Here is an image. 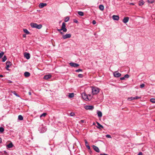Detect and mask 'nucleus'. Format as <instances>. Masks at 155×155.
I'll list each match as a JSON object with an SVG mask.
<instances>
[{
	"instance_id": "6",
	"label": "nucleus",
	"mask_w": 155,
	"mask_h": 155,
	"mask_svg": "<svg viewBox=\"0 0 155 155\" xmlns=\"http://www.w3.org/2000/svg\"><path fill=\"white\" fill-rule=\"evenodd\" d=\"M82 98L84 100L87 101L88 99L87 95L84 92H83L82 94Z\"/></svg>"
},
{
	"instance_id": "11",
	"label": "nucleus",
	"mask_w": 155,
	"mask_h": 155,
	"mask_svg": "<svg viewBox=\"0 0 155 155\" xmlns=\"http://www.w3.org/2000/svg\"><path fill=\"white\" fill-rule=\"evenodd\" d=\"M93 149L97 152L99 153L100 152V150L99 148L97 146L93 145L92 146Z\"/></svg>"
},
{
	"instance_id": "4",
	"label": "nucleus",
	"mask_w": 155,
	"mask_h": 155,
	"mask_svg": "<svg viewBox=\"0 0 155 155\" xmlns=\"http://www.w3.org/2000/svg\"><path fill=\"white\" fill-rule=\"evenodd\" d=\"M84 108L86 110H92L94 109V106L92 105H86L85 106Z\"/></svg>"
},
{
	"instance_id": "14",
	"label": "nucleus",
	"mask_w": 155,
	"mask_h": 155,
	"mask_svg": "<svg viewBox=\"0 0 155 155\" xmlns=\"http://www.w3.org/2000/svg\"><path fill=\"white\" fill-rule=\"evenodd\" d=\"M112 18L114 20L118 21L119 19V16L118 15H113Z\"/></svg>"
},
{
	"instance_id": "49",
	"label": "nucleus",
	"mask_w": 155,
	"mask_h": 155,
	"mask_svg": "<svg viewBox=\"0 0 155 155\" xmlns=\"http://www.w3.org/2000/svg\"><path fill=\"white\" fill-rule=\"evenodd\" d=\"M3 154H8L5 151H4V153Z\"/></svg>"
},
{
	"instance_id": "2",
	"label": "nucleus",
	"mask_w": 155,
	"mask_h": 155,
	"mask_svg": "<svg viewBox=\"0 0 155 155\" xmlns=\"http://www.w3.org/2000/svg\"><path fill=\"white\" fill-rule=\"evenodd\" d=\"M92 92L93 95L96 94L99 92V89L96 87H92Z\"/></svg>"
},
{
	"instance_id": "29",
	"label": "nucleus",
	"mask_w": 155,
	"mask_h": 155,
	"mask_svg": "<svg viewBox=\"0 0 155 155\" xmlns=\"http://www.w3.org/2000/svg\"><path fill=\"white\" fill-rule=\"evenodd\" d=\"M7 59V57L6 55H4L2 58V61L5 62Z\"/></svg>"
},
{
	"instance_id": "5",
	"label": "nucleus",
	"mask_w": 155,
	"mask_h": 155,
	"mask_svg": "<svg viewBox=\"0 0 155 155\" xmlns=\"http://www.w3.org/2000/svg\"><path fill=\"white\" fill-rule=\"evenodd\" d=\"M61 28V29H63V32H66L67 31V29L66 28V23L65 22L62 23Z\"/></svg>"
},
{
	"instance_id": "48",
	"label": "nucleus",
	"mask_w": 155,
	"mask_h": 155,
	"mask_svg": "<svg viewBox=\"0 0 155 155\" xmlns=\"http://www.w3.org/2000/svg\"><path fill=\"white\" fill-rule=\"evenodd\" d=\"M137 155H143V153L141 152H140Z\"/></svg>"
},
{
	"instance_id": "15",
	"label": "nucleus",
	"mask_w": 155,
	"mask_h": 155,
	"mask_svg": "<svg viewBox=\"0 0 155 155\" xmlns=\"http://www.w3.org/2000/svg\"><path fill=\"white\" fill-rule=\"evenodd\" d=\"M47 4L45 3H41L39 5V7L40 8H42L46 6Z\"/></svg>"
},
{
	"instance_id": "26",
	"label": "nucleus",
	"mask_w": 155,
	"mask_h": 155,
	"mask_svg": "<svg viewBox=\"0 0 155 155\" xmlns=\"http://www.w3.org/2000/svg\"><path fill=\"white\" fill-rule=\"evenodd\" d=\"M78 14L79 15L81 16H83L84 15V13L82 12L79 11L78 12Z\"/></svg>"
},
{
	"instance_id": "35",
	"label": "nucleus",
	"mask_w": 155,
	"mask_h": 155,
	"mask_svg": "<svg viewBox=\"0 0 155 155\" xmlns=\"http://www.w3.org/2000/svg\"><path fill=\"white\" fill-rule=\"evenodd\" d=\"M4 54V53L2 51L1 53H0V58H1Z\"/></svg>"
},
{
	"instance_id": "31",
	"label": "nucleus",
	"mask_w": 155,
	"mask_h": 155,
	"mask_svg": "<svg viewBox=\"0 0 155 155\" xmlns=\"http://www.w3.org/2000/svg\"><path fill=\"white\" fill-rule=\"evenodd\" d=\"M150 101L153 103H155V98H151L150 99Z\"/></svg>"
},
{
	"instance_id": "7",
	"label": "nucleus",
	"mask_w": 155,
	"mask_h": 155,
	"mask_svg": "<svg viewBox=\"0 0 155 155\" xmlns=\"http://www.w3.org/2000/svg\"><path fill=\"white\" fill-rule=\"evenodd\" d=\"M71 37V35L70 34H66L65 35H63L62 36V38L64 39H66L70 38Z\"/></svg>"
},
{
	"instance_id": "56",
	"label": "nucleus",
	"mask_w": 155,
	"mask_h": 155,
	"mask_svg": "<svg viewBox=\"0 0 155 155\" xmlns=\"http://www.w3.org/2000/svg\"><path fill=\"white\" fill-rule=\"evenodd\" d=\"M3 76L2 75L0 74V77H3Z\"/></svg>"
},
{
	"instance_id": "25",
	"label": "nucleus",
	"mask_w": 155,
	"mask_h": 155,
	"mask_svg": "<svg viewBox=\"0 0 155 155\" xmlns=\"http://www.w3.org/2000/svg\"><path fill=\"white\" fill-rule=\"evenodd\" d=\"M70 18L68 16L66 17L64 19V21L65 22H68Z\"/></svg>"
},
{
	"instance_id": "46",
	"label": "nucleus",
	"mask_w": 155,
	"mask_h": 155,
	"mask_svg": "<svg viewBox=\"0 0 155 155\" xmlns=\"http://www.w3.org/2000/svg\"><path fill=\"white\" fill-rule=\"evenodd\" d=\"M120 79L121 80H123L125 79V78H124V77L120 78Z\"/></svg>"
},
{
	"instance_id": "8",
	"label": "nucleus",
	"mask_w": 155,
	"mask_h": 155,
	"mask_svg": "<svg viewBox=\"0 0 155 155\" xmlns=\"http://www.w3.org/2000/svg\"><path fill=\"white\" fill-rule=\"evenodd\" d=\"M113 74L114 77L117 78L120 77L121 75V74L119 73L117 71H115L114 73Z\"/></svg>"
},
{
	"instance_id": "13",
	"label": "nucleus",
	"mask_w": 155,
	"mask_h": 155,
	"mask_svg": "<svg viewBox=\"0 0 155 155\" xmlns=\"http://www.w3.org/2000/svg\"><path fill=\"white\" fill-rule=\"evenodd\" d=\"M96 123L98 125V126L97 127V128L100 129H101L102 128H104L103 126L101 125L99 123L97 122H96Z\"/></svg>"
},
{
	"instance_id": "9",
	"label": "nucleus",
	"mask_w": 155,
	"mask_h": 155,
	"mask_svg": "<svg viewBox=\"0 0 155 155\" xmlns=\"http://www.w3.org/2000/svg\"><path fill=\"white\" fill-rule=\"evenodd\" d=\"M71 67H77L79 66V64L77 63L73 62H70L69 63Z\"/></svg>"
},
{
	"instance_id": "38",
	"label": "nucleus",
	"mask_w": 155,
	"mask_h": 155,
	"mask_svg": "<svg viewBox=\"0 0 155 155\" xmlns=\"http://www.w3.org/2000/svg\"><path fill=\"white\" fill-rule=\"evenodd\" d=\"M129 77V75L128 74H126L124 76V78H128Z\"/></svg>"
},
{
	"instance_id": "50",
	"label": "nucleus",
	"mask_w": 155,
	"mask_h": 155,
	"mask_svg": "<svg viewBox=\"0 0 155 155\" xmlns=\"http://www.w3.org/2000/svg\"><path fill=\"white\" fill-rule=\"evenodd\" d=\"M23 37H24V38H26V34H24L23 35Z\"/></svg>"
},
{
	"instance_id": "32",
	"label": "nucleus",
	"mask_w": 155,
	"mask_h": 155,
	"mask_svg": "<svg viewBox=\"0 0 155 155\" xmlns=\"http://www.w3.org/2000/svg\"><path fill=\"white\" fill-rule=\"evenodd\" d=\"M4 130V128L3 127H0V133H2Z\"/></svg>"
},
{
	"instance_id": "12",
	"label": "nucleus",
	"mask_w": 155,
	"mask_h": 155,
	"mask_svg": "<svg viewBox=\"0 0 155 155\" xmlns=\"http://www.w3.org/2000/svg\"><path fill=\"white\" fill-rule=\"evenodd\" d=\"M129 19V18L128 17H125L124 18L123 22L124 23H126L128 22Z\"/></svg>"
},
{
	"instance_id": "47",
	"label": "nucleus",
	"mask_w": 155,
	"mask_h": 155,
	"mask_svg": "<svg viewBox=\"0 0 155 155\" xmlns=\"http://www.w3.org/2000/svg\"><path fill=\"white\" fill-rule=\"evenodd\" d=\"M57 31H59V32H60L61 31H63V29H61V28L60 29H57Z\"/></svg>"
},
{
	"instance_id": "20",
	"label": "nucleus",
	"mask_w": 155,
	"mask_h": 155,
	"mask_svg": "<svg viewBox=\"0 0 155 155\" xmlns=\"http://www.w3.org/2000/svg\"><path fill=\"white\" fill-rule=\"evenodd\" d=\"M13 146V144L12 143H10L9 144H8L7 145H6V147L7 148H12V147Z\"/></svg>"
},
{
	"instance_id": "37",
	"label": "nucleus",
	"mask_w": 155,
	"mask_h": 155,
	"mask_svg": "<svg viewBox=\"0 0 155 155\" xmlns=\"http://www.w3.org/2000/svg\"><path fill=\"white\" fill-rule=\"evenodd\" d=\"M83 71V70L82 69H78L76 70H75V71L76 72H79L80 71Z\"/></svg>"
},
{
	"instance_id": "23",
	"label": "nucleus",
	"mask_w": 155,
	"mask_h": 155,
	"mask_svg": "<svg viewBox=\"0 0 155 155\" xmlns=\"http://www.w3.org/2000/svg\"><path fill=\"white\" fill-rule=\"evenodd\" d=\"M99 8L101 11H103L104 9V6L102 5H101L99 6Z\"/></svg>"
},
{
	"instance_id": "54",
	"label": "nucleus",
	"mask_w": 155,
	"mask_h": 155,
	"mask_svg": "<svg viewBox=\"0 0 155 155\" xmlns=\"http://www.w3.org/2000/svg\"><path fill=\"white\" fill-rule=\"evenodd\" d=\"M28 94L29 95H31V92L30 91V92H28Z\"/></svg>"
},
{
	"instance_id": "10",
	"label": "nucleus",
	"mask_w": 155,
	"mask_h": 155,
	"mask_svg": "<svg viewBox=\"0 0 155 155\" xmlns=\"http://www.w3.org/2000/svg\"><path fill=\"white\" fill-rule=\"evenodd\" d=\"M24 56L27 59H29L30 57V55L29 53L25 52L24 54Z\"/></svg>"
},
{
	"instance_id": "40",
	"label": "nucleus",
	"mask_w": 155,
	"mask_h": 155,
	"mask_svg": "<svg viewBox=\"0 0 155 155\" xmlns=\"http://www.w3.org/2000/svg\"><path fill=\"white\" fill-rule=\"evenodd\" d=\"M134 97V99H137L141 98V97H138V96H136V97Z\"/></svg>"
},
{
	"instance_id": "30",
	"label": "nucleus",
	"mask_w": 155,
	"mask_h": 155,
	"mask_svg": "<svg viewBox=\"0 0 155 155\" xmlns=\"http://www.w3.org/2000/svg\"><path fill=\"white\" fill-rule=\"evenodd\" d=\"M74 96V94L73 93H70L68 95V97L69 98H72Z\"/></svg>"
},
{
	"instance_id": "51",
	"label": "nucleus",
	"mask_w": 155,
	"mask_h": 155,
	"mask_svg": "<svg viewBox=\"0 0 155 155\" xmlns=\"http://www.w3.org/2000/svg\"><path fill=\"white\" fill-rule=\"evenodd\" d=\"M130 5H134V3H130Z\"/></svg>"
},
{
	"instance_id": "44",
	"label": "nucleus",
	"mask_w": 155,
	"mask_h": 155,
	"mask_svg": "<svg viewBox=\"0 0 155 155\" xmlns=\"http://www.w3.org/2000/svg\"><path fill=\"white\" fill-rule=\"evenodd\" d=\"M70 115L71 116H73L75 115V114L73 112H71L70 113Z\"/></svg>"
},
{
	"instance_id": "1",
	"label": "nucleus",
	"mask_w": 155,
	"mask_h": 155,
	"mask_svg": "<svg viewBox=\"0 0 155 155\" xmlns=\"http://www.w3.org/2000/svg\"><path fill=\"white\" fill-rule=\"evenodd\" d=\"M30 25L32 28H36L39 29H41L42 27L41 24L38 25L37 23H31Z\"/></svg>"
},
{
	"instance_id": "36",
	"label": "nucleus",
	"mask_w": 155,
	"mask_h": 155,
	"mask_svg": "<svg viewBox=\"0 0 155 155\" xmlns=\"http://www.w3.org/2000/svg\"><path fill=\"white\" fill-rule=\"evenodd\" d=\"M78 76L79 78H82L84 77V75L81 74H79L78 75Z\"/></svg>"
},
{
	"instance_id": "24",
	"label": "nucleus",
	"mask_w": 155,
	"mask_h": 155,
	"mask_svg": "<svg viewBox=\"0 0 155 155\" xmlns=\"http://www.w3.org/2000/svg\"><path fill=\"white\" fill-rule=\"evenodd\" d=\"M11 93L14 94L16 96L19 97V95L17 94L15 91H11Z\"/></svg>"
},
{
	"instance_id": "53",
	"label": "nucleus",
	"mask_w": 155,
	"mask_h": 155,
	"mask_svg": "<svg viewBox=\"0 0 155 155\" xmlns=\"http://www.w3.org/2000/svg\"><path fill=\"white\" fill-rule=\"evenodd\" d=\"M60 34H61L62 35H63V33L61 31L60 32Z\"/></svg>"
},
{
	"instance_id": "43",
	"label": "nucleus",
	"mask_w": 155,
	"mask_h": 155,
	"mask_svg": "<svg viewBox=\"0 0 155 155\" xmlns=\"http://www.w3.org/2000/svg\"><path fill=\"white\" fill-rule=\"evenodd\" d=\"M73 21L74 22L76 23H78V21L75 19L73 20Z\"/></svg>"
},
{
	"instance_id": "42",
	"label": "nucleus",
	"mask_w": 155,
	"mask_h": 155,
	"mask_svg": "<svg viewBox=\"0 0 155 155\" xmlns=\"http://www.w3.org/2000/svg\"><path fill=\"white\" fill-rule=\"evenodd\" d=\"M145 86V84H142L140 85V88H143Z\"/></svg>"
},
{
	"instance_id": "22",
	"label": "nucleus",
	"mask_w": 155,
	"mask_h": 155,
	"mask_svg": "<svg viewBox=\"0 0 155 155\" xmlns=\"http://www.w3.org/2000/svg\"><path fill=\"white\" fill-rule=\"evenodd\" d=\"M144 1L142 0H141L139 1L138 4H139V5L141 6V5H143L144 4Z\"/></svg>"
},
{
	"instance_id": "33",
	"label": "nucleus",
	"mask_w": 155,
	"mask_h": 155,
	"mask_svg": "<svg viewBox=\"0 0 155 155\" xmlns=\"http://www.w3.org/2000/svg\"><path fill=\"white\" fill-rule=\"evenodd\" d=\"M47 114L46 113H43L41 115L40 117H45Z\"/></svg>"
},
{
	"instance_id": "39",
	"label": "nucleus",
	"mask_w": 155,
	"mask_h": 155,
	"mask_svg": "<svg viewBox=\"0 0 155 155\" xmlns=\"http://www.w3.org/2000/svg\"><path fill=\"white\" fill-rule=\"evenodd\" d=\"M134 99V97H128V100L129 101H132Z\"/></svg>"
},
{
	"instance_id": "52",
	"label": "nucleus",
	"mask_w": 155,
	"mask_h": 155,
	"mask_svg": "<svg viewBox=\"0 0 155 155\" xmlns=\"http://www.w3.org/2000/svg\"><path fill=\"white\" fill-rule=\"evenodd\" d=\"M100 155H108L107 154H105V153H101L100 154Z\"/></svg>"
},
{
	"instance_id": "28",
	"label": "nucleus",
	"mask_w": 155,
	"mask_h": 155,
	"mask_svg": "<svg viewBox=\"0 0 155 155\" xmlns=\"http://www.w3.org/2000/svg\"><path fill=\"white\" fill-rule=\"evenodd\" d=\"M18 119L20 120H23V117L21 115H19L18 116Z\"/></svg>"
},
{
	"instance_id": "34",
	"label": "nucleus",
	"mask_w": 155,
	"mask_h": 155,
	"mask_svg": "<svg viewBox=\"0 0 155 155\" xmlns=\"http://www.w3.org/2000/svg\"><path fill=\"white\" fill-rule=\"evenodd\" d=\"M147 2L149 3H152L154 2V0H148Z\"/></svg>"
},
{
	"instance_id": "19",
	"label": "nucleus",
	"mask_w": 155,
	"mask_h": 155,
	"mask_svg": "<svg viewBox=\"0 0 155 155\" xmlns=\"http://www.w3.org/2000/svg\"><path fill=\"white\" fill-rule=\"evenodd\" d=\"M97 113L98 116L99 117H102V114L101 112V111H97Z\"/></svg>"
},
{
	"instance_id": "59",
	"label": "nucleus",
	"mask_w": 155,
	"mask_h": 155,
	"mask_svg": "<svg viewBox=\"0 0 155 155\" xmlns=\"http://www.w3.org/2000/svg\"><path fill=\"white\" fill-rule=\"evenodd\" d=\"M93 125H95V123H93Z\"/></svg>"
},
{
	"instance_id": "21",
	"label": "nucleus",
	"mask_w": 155,
	"mask_h": 155,
	"mask_svg": "<svg viewBox=\"0 0 155 155\" xmlns=\"http://www.w3.org/2000/svg\"><path fill=\"white\" fill-rule=\"evenodd\" d=\"M23 31L26 34L29 35L30 34V32L26 29H23Z\"/></svg>"
},
{
	"instance_id": "18",
	"label": "nucleus",
	"mask_w": 155,
	"mask_h": 155,
	"mask_svg": "<svg viewBox=\"0 0 155 155\" xmlns=\"http://www.w3.org/2000/svg\"><path fill=\"white\" fill-rule=\"evenodd\" d=\"M24 75L26 77H28L30 76V74L29 72L26 71L24 73Z\"/></svg>"
},
{
	"instance_id": "58",
	"label": "nucleus",
	"mask_w": 155,
	"mask_h": 155,
	"mask_svg": "<svg viewBox=\"0 0 155 155\" xmlns=\"http://www.w3.org/2000/svg\"><path fill=\"white\" fill-rule=\"evenodd\" d=\"M81 121L82 122H84V120H81Z\"/></svg>"
},
{
	"instance_id": "55",
	"label": "nucleus",
	"mask_w": 155,
	"mask_h": 155,
	"mask_svg": "<svg viewBox=\"0 0 155 155\" xmlns=\"http://www.w3.org/2000/svg\"><path fill=\"white\" fill-rule=\"evenodd\" d=\"M2 140L1 138L0 137V143L2 142Z\"/></svg>"
},
{
	"instance_id": "17",
	"label": "nucleus",
	"mask_w": 155,
	"mask_h": 155,
	"mask_svg": "<svg viewBox=\"0 0 155 155\" xmlns=\"http://www.w3.org/2000/svg\"><path fill=\"white\" fill-rule=\"evenodd\" d=\"M51 77V75L50 74L46 75L44 76V78L46 80H47L50 78Z\"/></svg>"
},
{
	"instance_id": "41",
	"label": "nucleus",
	"mask_w": 155,
	"mask_h": 155,
	"mask_svg": "<svg viewBox=\"0 0 155 155\" xmlns=\"http://www.w3.org/2000/svg\"><path fill=\"white\" fill-rule=\"evenodd\" d=\"M106 137L108 138H111V137L110 135L107 134L106 135Z\"/></svg>"
},
{
	"instance_id": "45",
	"label": "nucleus",
	"mask_w": 155,
	"mask_h": 155,
	"mask_svg": "<svg viewBox=\"0 0 155 155\" xmlns=\"http://www.w3.org/2000/svg\"><path fill=\"white\" fill-rule=\"evenodd\" d=\"M96 21L95 20H94L93 21L92 23L93 25L95 24H96Z\"/></svg>"
},
{
	"instance_id": "16",
	"label": "nucleus",
	"mask_w": 155,
	"mask_h": 155,
	"mask_svg": "<svg viewBox=\"0 0 155 155\" xmlns=\"http://www.w3.org/2000/svg\"><path fill=\"white\" fill-rule=\"evenodd\" d=\"M84 142L85 143V146H86L88 150H90V146H89L88 143L87 141V140L86 139L84 140Z\"/></svg>"
},
{
	"instance_id": "3",
	"label": "nucleus",
	"mask_w": 155,
	"mask_h": 155,
	"mask_svg": "<svg viewBox=\"0 0 155 155\" xmlns=\"http://www.w3.org/2000/svg\"><path fill=\"white\" fill-rule=\"evenodd\" d=\"M6 67L5 68L7 70L9 71V69H8V68L12 64V63L9 61H7L6 62Z\"/></svg>"
},
{
	"instance_id": "57",
	"label": "nucleus",
	"mask_w": 155,
	"mask_h": 155,
	"mask_svg": "<svg viewBox=\"0 0 155 155\" xmlns=\"http://www.w3.org/2000/svg\"><path fill=\"white\" fill-rule=\"evenodd\" d=\"M9 83H12V81H9Z\"/></svg>"
},
{
	"instance_id": "27",
	"label": "nucleus",
	"mask_w": 155,
	"mask_h": 155,
	"mask_svg": "<svg viewBox=\"0 0 155 155\" xmlns=\"http://www.w3.org/2000/svg\"><path fill=\"white\" fill-rule=\"evenodd\" d=\"M87 97H88L87 101H90L91 99L93 97L91 96V94H88L87 95Z\"/></svg>"
}]
</instances>
